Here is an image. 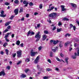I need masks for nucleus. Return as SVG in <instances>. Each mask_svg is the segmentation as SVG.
<instances>
[{
    "label": "nucleus",
    "mask_w": 79,
    "mask_h": 79,
    "mask_svg": "<svg viewBox=\"0 0 79 79\" xmlns=\"http://www.w3.org/2000/svg\"><path fill=\"white\" fill-rule=\"evenodd\" d=\"M23 3L24 4H29V2H27L25 1H24L23 2Z\"/></svg>",
    "instance_id": "28"
},
{
    "label": "nucleus",
    "mask_w": 79,
    "mask_h": 79,
    "mask_svg": "<svg viewBox=\"0 0 79 79\" xmlns=\"http://www.w3.org/2000/svg\"><path fill=\"white\" fill-rule=\"evenodd\" d=\"M68 59H69L68 57H67L65 59V62L66 63V64H68Z\"/></svg>",
    "instance_id": "17"
},
{
    "label": "nucleus",
    "mask_w": 79,
    "mask_h": 79,
    "mask_svg": "<svg viewBox=\"0 0 79 79\" xmlns=\"http://www.w3.org/2000/svg\"><path fill=\"white\" fill-rule=\"evenodd\" d=\"M61 30H62V29H61V28H57V32H60L61 31Z\"/></svg>",
    "instance_id": "23"
},
{
    "label": "nucleus",
    "mask_w": 79,
    "mask_h": 79,
    "mask_svg": "<svg viewBox=\"0 0 79 79\" xmlns=\"http://www.w3.org/2000/svg\"><path fill=\"white\" fill-rule=\"evenodd\" d=\"M59 46L60 47V48L63 47V45L62 44V43H61L60 44Z\"/></svg>",
    "instance_id": "40"
},
{
    "label": "nucleus",
    "mask_w": 79,
    "mask_h": 79,
    "mask_svg": "<svg viewBox=\"0 0 79 79\" xmlns=\"http://www.w3.org/2000/svg\"><path fill=\"white\" fill-rule=\"evenodd\" d=\"M39 34H40V32L39 31L35 35V38H37L36 40V42H38V41H39V40H40V37L41 36Z\"/></svg>",
    "instance_id": "2"
},
{
    "label": "nucleus",
    "mask_w": 79,
    "mask_h": 79,
    "mask_svg": "<svg viewBox=\"0 0 79 79\" xmlns=\"http://www.w3.org/2000/svg\"><path fill=\"white\" fill-rule=\"evenodd\" d=\"M55 29H56V27L54 26V27L53 29H52V31H55Z\"/></svg>",
    "instance_id": "56"
},
{
    "label": "nucleus",
    "mask_w": 79,
    "mask_h": 79,
    "mask_svg": "<svg viewBox=\"0 0 79 79\" xmlns=\"http://www.w3.org/2000/svg\"><path fill=\"white\" fill-rule=\"evenodd\" d=\"M77 56V53H74V55L72 56L73 59H76V56Z\"/></svg>",
    "instance_id": "13"
},
{
    "label": "nucleus",
    "mask_w": 79,
    "mask_h": 79,
    "mask_svg": "<svg viewBox=\"0 0 79 79\" xmlns=\"http://www.w3.org/2000/svg\"><path fill=\"white\" fill-rule=\"evenodd\" d=\"M6 69H10V66H7L6 68Z\"/></svg>",
    "instance_id": "45"
},
{
    "label": "nucleus",
    "mask_w": 79,
    "mask_h": 79,
    "mask_svg": "<svg viewBox=\"0 0 79 79\" xmlns=\"http://www.w3.org/2000/svg\"><path fill=\"white\" fill-rule=\"evenodd\" d=\"M60 56H61V57H63V56H64V55H63L62 53H61L60 54Z\"/></svg>",
    "instance_id": "58"
},
{
    "label": "nucleus",
    "mask_w": 79,
    "mask_h": 79,
    "mask_svg": "<svg viewBox=\"0 0 79 79\" xmlns=\"http://www.w3.org/2000/svg\"><path fill=\"white\" fill-rule=\"evenodd\" d=\"M21 63H22L21 61H19L17 63V65H19V64H20Z\"/></svg>",
    "instance_id": "41"
},
{
    "label": "nucleus",
    "mask_w": 79,
    "mask_h": 79,
    "mask_svg": "<svg viewBox=\"0 0 79 79\" xmlns=\"http://www.w3.org/2000/svg\"><path fill=\"white\" fill-rule=\"evenodd\" d=\"M58 49V47H55V49H52V51H53V52H56V50H57Z\"/></svg>",
    "instance_id": "14"
},
{
    "label": "nucleus",
    "mask_w": 79,
    "mask_h": 79,
    "mask_svg": "<svg viewBox=\"0 0 79 79\" xmlns=\"http://www.w3.org/2000/svg\"><path fill=\"white\" fill-rule=\"evenodd\" d=\"M56 71H59V69L58 68H55Z\"/></svg>",
    "instance_id": "55"
},
{
    "label": "nucleus",
    "mask_w": 79,
    "mask_h": 79,
    "mask_svg": "<svg viewBox=\"0 0 79 79\" xmlns=\"http://www.w3.org/2000/svg\"><path fill=\"white\" fill-rule=\"evenodd\" d=\"M29 16V14H27L26 15V18H28Z\"/></svg>",
    "instance_id": "59"
},
{
    "label": "nucleus",
    "mask_w": 79,
    "mask_h": 79,
    "mask_svg": "<svg viewBox=\"0 0 79 79\" xmlns=\"http://www.w3.org/2000/svg\"><path fill=\"white\" fill-rule=\"evenodd\" d=\"M70 44V42L68 41L65 44L64 46H67V45H68V44Z\"/></svg>",
    "instance_id": "27"
},
{
    "label": "nucleus",
    "mask_w": 79,
    "mask_h": 79,
    "mask_svg": "<svg viewBox=\"0 0 79 79\" xmlns=\"http://www.w3.org/2000/svg\"><path fill=\"white\" fill-rule=\"evenodd\" d=\"M26 77V75L22 74L20 75V77L21 78H24V77Z\"/></svg>",
    "instance_id": "16"
},
{
    "label": "nucleus",
    "mask_w": 79,
    "mask_h": 79,
    "mask_svg": "<svg viewBox=\"0 0 79 79\" xmlns=\"http://www.w3.org/2000/svg\"><path fill=\"white\" fill-rule=\"evenodd\" d=\"M58 25L59 26H62V23H61V22H59Z\"/></svg>",
    "instance_id": "37"
},
{
    "label": "nucleus",
    "mask_w": 79,
    "mask_h": 79,
    "mask_svg": "<svg viewBox=\"0 0 79 79\" xmlns=\"http://www.w3.org/2000/svg\"><path fill=\"white\" fill-rule=\"evenodd\" d=\"M44 34H47L48 33V31H44Z\"/></svg>",
    "instance_id": "43"
},
{
    "label": "nucleus",
    "mask_w": 79,
    "mask_h": 79,
    "mask_svg": "<svg viewBox=\"0 0 79 79\" xmlns=\"http://www.w3.org/2000/svg\"><path fill=\"white\" fill-rule=\"evenodd\" d=\"M60 7H61L62 11H66V9L64 8V7H65L64 6H61Z\"/></svg>",
    "instance_id": "5"
},
{
    "label": "nucleus",
    "mask_w": 79,
    "mask_h": 79,
    "mask_svg": "<svg viewBox=\"0 0 79 79\" xmlns=\"http://www.w3.org/2000/svg\"><path fill=\"white\" fill-rule=\"evenodd\" d=\"M5 39H6V42H9V40H8V39H7V38H5Z\"/></svg>",
    "instance_id": "63"
},
{
    "label": "nucleus",
    "mask_w": 79,
    "mask_h": 79,
    "mask_svg": "<svg viewBox=\"0 0 79 79\" xmlns=\"http://www.w3.org/2000/svg\"><path fill=\"white\" fill-rule=\"evenodd\" d=\"M59 15H58V14L57 13L54 12L50 14L49 15L50 17H52L53 19L56 18Z\"/></svg>",
    "instance_id": "1"
},
{
    "label": "nucleus",
    "mask_w": 79,
    "mask_h": 79,
    "mask_svg": "<svg viewBox=\"0 0 79 79\" xmlns=\"http://www.w3.org/2000/svg\"><path fill=\"white\" fill-rule=\"evenodd\" d=\"M37 68L38 69V70L39 71H42V68H40V66L38 65H37Z\"/></svg>",
    "instance_id": "12"
},
{
    "label": "nucleus",
    "mask_w": 79,
    "mask_h": 79,
    "mask_svg": "<svg viewBox=\"0 0 79 79\" xmlns=\"http://www.w3.org/2000/svg\"><path fill=\"white\" fill-rule=\"evenodd\" d=\"M14 12L15 15H18V9H17L15 10H14Z\"/></svg>",
    "instance_id": "10"
},
{
    "label": "nucleus",
    "mask_w": 79,
    "mask_h": 79,
    "mask_svg": "<svg viewBox=\"0 0 79 79\" xmlns=\"http://www.w3.org/2000/svg\"><path fill=\"white\" fill-rule=\"evenodd\" d=\"M8 29L7 28L3 31V33H6V32H8Z\"/></svg>",
    "instance_id": "38"
},
{
    "label": "nucleus",
    "mask_w": 79,
    "mask_h": 79,
    "mask_svg": "<svg viewBox=\"0 0 79 79\" xmlns=\"http://www.w3.org/2000/svg\"><path fill=\"white\" fill-rule=\"evenodd\" d=\"M10 28H11V26H8L7 27V29H10Z\"/></svg>",
    "instance_id": "51"
},
{
    "label": "nucleus",
    "mask_w": 79,
    "mask_h": 79,
    "mask_svg": "<svg viewBox=\"0 0 79 79\" xmlns=\"http://www.w3.org/2000/svg\"><path fill=\"white\" fill-rule=\"evenodd\" d=\"M10 34H11V33H8L6 34L5 38H7V37H8V36Z\"/></svg>",
    "instance_id": "20"
},
{
    "label": "nucleus",
    "mask_w": 79,
    "mask_h": 79,
    "mask_svg": "<svg viewBox=\"0 0 79 79\" xmlns=\"http://www.w3.org/2000/svg\"><path fill=\"white\" fill-rule=\"evenodd\" d=\"M1 15H3L4 13V11L2 10L1 12Z\"/></svg>",
    "instance_id": "61"
},
{
    "label": "nucleus",
    "mask_w": 79,
    "mask_h": 79,
    "mask_svg": "<svg viewBox=\"0 0 79 79\" xmlns=\"http://www.w3.org/2000/svg\"><path fill=\"white\" fill-rule=\"evenodd\" d=\"M15 17V16L14 15H12L11 17L10 18V19H12L13 18Z\"/></svg>",
    "instance_id": "50"
},
{
    "label": "nucleus",
    "mask_w": 79,
    "mask_h": 79,
    "mask_svg": "<svg viewBox=\"0 0 79 79\" xmlns=\"http://www.w3.org/2000/svg\"><path fill=\"white\" fill-rule=\"evenodd\" d=\"M54 6L52 7L50 9H48L47 10V11H52V10H53V9H54Z\"/></svg>",
    "instance_id": "11"
},
{
    "label": "nucleus",
    "mask_w": 79,
    "mask_h": 79,
    "mask_svg": "<svg viewBox=\"0 0 79 79\" xmlns=\"http://www.w3.org/2000/svg\"><path fill=\"white\" fill-rule=\"evenodd\" d=\"M39 56H38L36 58L35 60L34 61L35 63H37L39 62Z\"/></svg>",
    "instance_id": "6"
},
{
    "label": "nucleus",
    "mask_w": 79,
    "mask_h": 79,
    "mask_svg": "<svg viewBox=\"0 0 79 79\" xmlns=\"http://www.w3.org/2000/svg\"><path fill=\"white\" fill-rule=\"evenodd\" d=\"M58 40H57L56 41H53V44L54 45H56V44H57V43H58Z\"/></svg>",
    "instance_id": "29"
},
{
    "label": "nucleus",
    "mask_w": 79,
    "mask_h": 79,
    "mask_svg": "<svg viewBox=\"0 0 79 79\" xmlns=\"http://www.w3.org/2000/svg\"><path fill=\"white\" fill-rule=\"evenodd\" d=\"M48 61L49 63H52V62L51 61V60H50V59H48Z\"/></svg>",
    "instance_id": "57"
},
{
    "label": "nucleus",
    "mask_w": 79,
    "mask_h": 79,
    "mask_svg": "<svg viewBox=\"0 0 79 79\" xmlns=\"http://www.w3.org/2000/svg\"><path fill=\"white\" fill-rule=\"evenodd\" d=\"M44 79H48V77L44 76L43 77Z\"/></svg>",
    "instance_id": "46"
},
{
    "label": "nucleus",
    "mask_w": 79,
    "mask_h": 79,
    "mask_svg": "<svg viewBox=\"0 0 79 79\" xmlns=\"http://www.w3.org/2000/svg\"><path fill=\"white\" fill-rule=\"evenodd\" d=\"M29 34H31V35H34V32H31L30 31H29L28 32L27 36H29Z\"/></svg>",
    "instance_id": "8"
},
{
    "label": "nucleus",
    "mask_w": 79,
    "mask_h": 79,
    "mask_svg": "<svg viewBox=\"0 0 79 79\" xmlns=\"http://www.w3.org/2000/svg\"><path fill=\"white\" fill-rule=\"evenodd\" d=\"M16 53H13L12 54V56L13 58H15L16 56Z\"/></svg>",
    "instance_id": "30"
},
{
    "label": "nucleus",
    "mask_w": 79,
    "mask_h": 79,
    "mask_svg": "<svg viewBox=\"0 0 79 79\" xmlns=\"http://www.w3.org/2000/svg\"><path fill=\"white\" fill-rule=\"evenodd\" d=\"M73 26H73V24H70V27L71 28H72V27H73Z\"/></svg>",
    "instance_id": "53"
},
{
    "label": "nucleus",
    "mask_w": 79,
    "mask_h": 79,
    "mask_svg": "<svg viewBox=\"0 0 79 79\" xmlns=\"http://www.w3.org/2000/svg\"><path fill=\"white\" fill-rule=\"evenodd\" d=\"M48 22H49V23H52V21H51V20H50V19H48Z\"/></svg>",
    "instance_id": "52"
},
{
    "label": "nucleus",
    "mask_w": 79,
    "mask_h": 79,
    "mask_svg": "<svg viewBox=\"0 0 79 79\" xmlns=\"http://www.w3.org/2000/svg\"><path fill=\"white\" fill-rule=\"evenodd\" d=\"M39 6H40V9H42V6H43L42 4H40Z\"/></svg>",
    "instance_id": "47"
},
{
    "label": "nucleus",
    "mask_w": 79,
    "mask_h": 79,
    "mask_svg": "<svg viewBox=\"0 0 79 79\" xmlns=\"http://www.w3.org/2000/svg\"><path fill=\"white\" fill-rule=\"evenodd\" d=\"M33 50L31 51V56H35V55H37V52H33Z\"/></svg>",
    "instance_id": "4"
},
{
    "label": "nucleus",
    "mask_w": 79,
    "mask_h": 79,
    "mask_svg": "<svg viewBox=\"0 0 79 79\" xmlns=\"http://www.w3.org/2000/svg\"><path fill=\"white\" fill-rule=\"evenodd\" d=\"M56 60L57 61H60V62H61V61H63L64 63H65L64 61L63 60H60L58 57H56Z\"/></svg>",
    "instance_id": "9"
},
{
    "label": "nucleus",
    "mask_w": 79,
    "mask_h": 79,
    "mask_svg": "<svg viewBox=\"0 0 79 79\" xmlns=\"http://www.w3.org/2000/svg\"><path fill=\"white\" fill-rule=\"evenodd\" d=\"M20 44V41L19 40H18L17 41L16 44L17 45H19Z\"/></svg>",
    "instance_id": "33"
},
{
    "label": "nucleus",
    "mask_w": 79,
    "mask_h": 79,
    "mask_svg": "<svg viewBox=\"0 0 79 79\" xmlns=\"http://www.w3.org/2000/svg\"><path fill=\"white\" fill-rule=\"evenodd\" d=\"M47 38V36L46 35H43V37L42 38V39L43 40H45L46 39V38Z\"/></svg>",
    "instance_id": "19"
},
{
    "label": "nucleus",
    "mask_w": 79,
    "mask_h": 79,
    "mask_svg": "<svg viewBox=\"0 0 79 79\" xmlns=\"http://www.w3.org/2000/svg\"><path fill=\"white\" fill-rule=\"evenodd\" d=\"M19 13H23V9L22 7H21L20 8V10L19 11Z\"/></svg>",
    "instance_id": "21"
},
{
    "label": "nucleus",
    "mask_w": 79,
    "mask_h": 79,
    "mask_svg": "<svg viewBox=\"0 0 79 79\" xmlns=\"http://www.w3.org/2000/svg\"><path fill=\"white\" fill-rule=\"evenodd\" d=\"M29 71V69H27L25 70V71L26 73H27Z\"/></svg>",
    "instance_id": "39"
},
{
    "label": "nucleus",
    "mask_w": 79,
    "mask_h": 79,
    "mask_svg": "<svg viewBox=\"0 0 79 79\" xmlns=\"http://www.w3.org/2000/svg\"><path fill=\"white\" fill-rule=\"evenodd\" d=\"M46 70L48 71H52V69L50 68H47L46 69Z\"/></svg>",
    "instance_id": "44"
},
{
    "label": "nucleus",
    "mask_w": 79,
    "mask_h": 79,
    "mask_svg": "<svg viewBox=\"0 0 79 79\" xmlns=\"http://www.w3.org/2000/svg\"><path fill=\"white\" fill-rule=\"evenodd\" d=\"M22 54V51L19 50L17 52V56L18 58H21V54Z\"/></svg>",
    "instance_id": "3"
},
{
    "label": "nucleus",
    "mask_w": 79,
    "mask_h": 79,
    "mask_svg": "<svg viewBox=\"0 0 79 79\" xmlns=\"http://www.w3.org/2000/svg\"><path fill=\"white\" fill-rule=\"evenodd\" d=\"M29 5L30 6H32L33 5V3L32 2H30L29 3Z\"/></svg>",
    "instance_id": "48"
},
{
    "label": "nucleus",
    "mask_w": 79,
    "mask_h": 79,
    "mask_svg": "<svg viewBox=\"0 0 79 79\" xmlns=\"http://www.w3.org/2000/svg\"><path fill=\"white\" fill-rule=\"evenodd\" d=\"M42 47L41 46H40L38 48V50H39V51H40V50H42Z\"/></svg>",
    "instance_id": "34"
},
{
    "label": "nucleus",
    "mask_w": 79,
    "mask_h": 79,
    "mask_svg": "<svg viewBox=\"0 0 79 79\" xmlns=\"http://www.w3.org/2000/svg\"><path fill=\"white\" fill-rule=\"evenodd\" d=\"M25 61L26 62H29V61H30V59L29 58H27L26 59Z\"/></svg>",
    "instance_id": "26"
},
{
    "label": "nucleus",
    "mask_w": 79,
    "mask_h": 79,
    "mask_svg": "<svg viewBox=\"0 0 79 79\" xmlns=\"http://www.w3.org/2000/svg\"><path fill=\"white\" fill-rule=\"evenodd\" d=\"M5 52H6V55H8V52H9V50H8L7 49H6L5 50Z\"/></svg>",
    "instance_id": "32"
},
{
    "label": "nucleus",
    "mask_w": 79,
    "mask_h": 79,
    "mask_svg": "<svg viewBox=\"0 0 79 79\" xmlns=\"http://www.w3.org/2000/svg\"><path fill=\"white\" fill-rule=\"evenodd\" d=\"M12 37V38H13V37H15V34H12L11 35Z\"/></svg>",
    "instance_id": "62"
},
{
    "label": "nucleus",
    "mask_w": 79,
    "mask_h": 79,
    "mask_svg": "<svg viewBox=\"0 0 79 79\" xmlns=\"http://www.w3.org/2000/svg\"><path fill=\"white\" fill-rule=\"evenodd\" d=\"M70 4L72 6H73V7L74 8H76V4L72 3H71Z\"/></svg>",
    "instance_id": "15"
},
{
    "label": "nucleus",
    "mask_w": 79,
    "mask_h": 79,
    "mask_svg": "<svg viewBox=\"0 0 79 79\" xmlns=\"http://www.w3.org/2000/svg\"><path fill=\"white\" fill-rule=\"evenodd\" d=\"M5 76L6 75V74L5 73V72H4V71H1V72H0V76Z\"/></svg>",
    "instance_id": "7"
},
{
    "label": "nucleus",
    "mask_w": 79,
    "mask_h": 79,
    "mask_svg": "<svg viewBox=\"0 0 79 79\" xmlns=\"http://www.w3.org/2000/svg\"><path fill=\"white\" fill-rule=\"evenodd\" d=\"M1 17H5L6 16V15H4V14H2L1 15Z\"/></svg>",
    "instance_id": "42"
},
{
    "label": "nucleus",
    "mask_w": 79,
    "mask_h": 79,
    "mask_svg": "<svg viewBox=\"0 0 79 79\" xmlns=\"http://www.w3.org/2000/svg\"><path fill=\"white\" fill-rule=\"evenodd\" d=\"M70 36H71V34L69 33H67L65 35V37H70Z\"/></svg>",
    "instance_id": "25"
},
{
    "label": "nucleus",
    "mask_w": 79,
    "mask_h": 79,
    "mask_svg": "<svg viewBox=\"0 0 79 79\" xmlns=\"http://www.w3.org/2000/svg\"><path fill=\"white\" fill-rule=\"evenodd\" d=\"M14 3H15V4H18V3H19V1H18V0H15Z\"/></svg>",
    "instance_id": "24"
},
{
    "label": "nucleus",
    "mask_w": 79,
    "mask_h": 79,
    "mask_svg": "<svg viewBox=\"0 0 79 79\" xmlns=\"http://www.w3.org/2000/svg\"><path fill=\"white\" fill-rule=\"evenodd\" d=\"M5 5H10V3H9L8 2H6L5 3Z\"/></svg>",
    "instance_id": "49"
},
{
    "label": "nucleus",
    "mask_w": 79,
    "mask_h": 79,
    "mask_svg": "<svg viewBox=\"0 0 79 79\" xmlns=\"http://www.w3.org/2000/svg\"><path fill=\"white\" fill-rule=\"evenodd\" d=\"M11 21L8 22L6 23L5 24V26H8L11 23Z\"/></svg>",
    "instance_id": "18"
},
{
    "label": "nucleus",
    "mask_w": 79,
    "mask_h": 79,
    "mask_svg": "<svg viewBox=\"0 0 79 79\" xmlns=\"http://www.w3.org/2000/svg\"><path fill=\"white\" fill-rule=\"evenodd\" d=\"M76 22L77 24H78V26H79V21L78 20L76 21Z\"/></svg>",
    "instance_id": "64"
},
{
    "label": "nucleus",
    "mask_w": 79,
    "mask_h": 79,
    "mask_svg": "<svg viewBox=\"0 0 79 79\" xmlns=\"http://www.w3.org/2000/svg\"><path fill=\"white\" fill-rule=\"evenodd\" d=\"M76 50H78L77 51V56H79V48H77Z\"/></svg>",
    "instance_id": "31"
},
{
    "label": "nucleus",
    "mask_w": 79,
    "mask_h": 79,
    "mask_svg": "<svg viewBox=\"0 0 79 79\" xmlns=\"http://www.w3.org/2000/svg\"><path fill=\"white\" fill-rule=\"evenodd\" d=\"M73 29L74 30V31H76V26H73Z\"/></svg>",
    "instance_id": "54"
},
{
    "label": "nucleus",
    "mask_w": 79,
    "mask_h": 79,
    "mask_svg": "<svg viewBox=\"0 0 79 79\" xmlns=\"http://www.w3.org/2000/svg\"><path fill=\"white\" fill-rule=\"evenodd\" d=\"M50 56L51 57H53V52H50Z\"/></svg>",
    "instance_id": "35"
},
{
    "label": "nucleus",
    "mask_w": 79,
    "mask_h": 79,
    "mask_svg": "<svg viewBox=\"0 0 79 79\" xmlns=\"http://www.w3.org/2000/svg\"><path fill=\"white\" fill-rule=\"evenodd\" d=\"M62 20L63 21H69V19H68L66 18V17H65V18H64L63 19H62Z\"/></svg>",
    "instance_id": "22"
},
{
    "label": "nucleus",
    "mask_w": 79,
    "mask_h": 79,
    "mask_svg": "<svg viewBox=\"0 0 79 79\" xmlns=\"http://www.w3.org/2000/svg\"><path fill=\"white\" fill-rule=\"evenodd\" d=\"M40 24H39L37 25V27H40Z\"/></svg>",
    "instance_id": "60"
},
{
    "label": "nucleus",
    "mask_w": 79,
    "mask_h": 79,
    "mask_svg": "<svg viewBox=\"0 0 79 79\" xmlns=\"http://www.w3.org/2000/svg\"><path fill=\"white\" fill-rule=\"evenodd\" d=\"M7 45H8V43H4L3 45V46L4 47H5L6 46H7Z\"/></svg>",
    "instance_id": "36"
}]
</instances>
